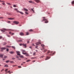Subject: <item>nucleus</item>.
<instances>
[{"instance_id":"nucleus-1","label":"nucleus","mask_w":74,"mask_h":74,"mask_svg":"<svg viewBox=\"0 0 74 74\" xmlns=\"http://www.w3.org/2000/svg\"><path fill=\"white\" fill-rule=\"evenodd\" d=\"M43 19L42 20V21H45V23H48V20H47V19L45 18V17H43Z\"/></svg>"},{"instance_id":"nucleus-2","label":"nucleus","mask_w":74,"mask_h":74,"mask_svg":"<svg viewBox=\"0 0 74 74\" xmlns=\"http://www.w3.org/2000/svg\"><path fill=\"white\" fill-rule=\"evenodd\" d=\"M52 51H49L47 53V55H51V54H52Z\"/></svg>"},{"instance_id":"nucleus-3","label":"nucleus","mask_w":74,"mask_h":74,"mask_svg":"<svg viewBox=\"0 0 74 74\" xmlns=\"http://www.w3.org/2000/svg\"><path fill=\"white\" fill-rule=\"evenodd\" d=\"M13 23H15V24H16V25H17V24H18V23H19V22H18V21H13Z\"/></svg>"},{"instance_id":"nucleus-4","label":"nucleus","mask_w":74,"mask_h":74,"mask_svg":"<svg viewBox=\"0 0 74 74\" xmlns=\"http://www.w3.org/2000/svg\"><path fill=\"white\" fill-rule=\"evenodd\" d=\"M40 41L38 42H36V44L37 45H39V44H41V42H40Z\"/></svg>"},{"instance_id":"nucleus-5","label":"nucleus","mask_w":74,"mask_h":74,"mask_svg":"<svg viewBox=\"0 0 74 74\" xmlns=\"http://www.w3.org/2000/svg\"><path fill=\"white\" fill-rule=\"evenodd\" d=\"M23 46L25 47V48H26V44H22Z\"/></svg>"},{"instance_id":"nucleus-6","label":"nucleus","mask_w":74,"mask_h":74,"mask_svg":"<svg viewBox=\"0 0 74 74\" xmlns=\"http://www.w3.org/2000/svg\"><path fill=\"white\" fill-rule=\"evenodd\" d=\"M20 35L21 36H23L24 35V34L22 32H21L20 33Z\"/></svg>"},{"instance_id":"nucleus-7","label":"nucleus","mask_w":74,"mask_h":74,"mask_svg":"<svg viewBox=\"0 0 74 74\" xmlns=\"http://www.w3.org/2000/svg\"><path fill=\"white\" fill-rule=\"evenodd\" d=\"M24 11H25L26 12V11H28V10H27L26 8H24Z\"/></svg>"},{"instance_id":"nucleus-8","label":"nucleus","mask_w":74,"mask_h":74,"mask_svg":"<svg viewBox=\"0 0 74 74\" xmlns=\"http://www.w3.org/2000/svg\"><path fill=\"white\" fill-rule=\"evenodd\" d=\"M16 52L17 53L18 55H20V53H19V51H16Z\"/></svg>"},{"instance_id":"nucleus-9","label":"nucleus","mask_w":74,"mask_h":74,"mask_svg":"<svg viewBox=\"0 0 74 74\" xmlns=\"http://www.w3.org/2000/svg\"><path fill=\"white\" fill-rule=\"evenodd\" d=\"M35 1L36 2V3H39L40 2V1L39 0H35Z\"/></svg>"},{"instance_id":"nucleus-10","label":"nucleus","mask_w":74,"mask_h":74,"mask_svg":"<svg viewBox=\"0 0 74 74\" xmlns=\"http://www.w3.org/2000/svg\"><path fill=\"white\" fill-rule=\"evenodd\" d=\"M50 59V57H47L45 59L46 60H48V59Z\"/></svg>"},{"instance_id":"nucleus-11","label":"nucleus","mask_w":74,"mask_h":74,"mask_svg":"<svg viewBox=\"0 0 74 74\" xmlns=\"http://www.w3.org/2000/svg\"><path fill=\"white\" fill-rule=\"evenodd\" d=\"M14 53V51H10V53L11 54H13Z\"/></svg>"},{"instance_id":"nucleus-12","label":"nucleus","mask_w":74,"mask_h":74,"mask_svg":"<svg viewBox=\"0 0 74 74\" xmlns=\"http://www.w3.org/2000/svg\"><path fill=\"white\" fill-rule=\"evenodd\" d=\"M14 10H16V11H17L18 12H19V10H18V9L16 8H15V9H14Z\"/></svg>"},{"instance_id":"nucleus-13","label":"nucleus","mask_w":74,"mask_h":74,"mask_svg":"<svg viewBox=\"0 0 74 74\" xmlns=\"http://www.w3.org/2000/svg\"><path fill=\"white\" fill-rule=\"evenodd\" d=\"M10 71H9L8 72V73H9V74H11V73H12V72H10Z\"/></svg>"},{"instance_id":"nucleus-14","label":"nucleus","mask_w":74,"mask_h":74,"mask_svg":"<svg viewBox=\"0 0 74 74\" xmlns=\"http://www.w3.org/2000/svg\"><path fill=\"white\" fill-rule=\"evenodd\" d=\"M3 55L1 54L0 55V58H3Z\"/></svg>"},{"instance_id":"nucleus-15","label":"nucleus","mask_w":74,"mask_h":74,"mask_svg":"<svg viewBox=\"0 0 74 74\" xmlns=\"http://www.w3.org/2000/svg\"><path fill=\"white\" fill-rule=\"evenodd\" d=\"M1 49H6V48L5 47H2L1 48Z\"/></svg>"},{"instance_id":"nucleus-16","label":"nucleus","mask_w":74,"mask_h":74,"mask_svg":"<svg viewBox=\"0 0 74 74\" xmlns=\"http://www.w3.org/2000/svg\"><path fill=\"white\" fill-rule=\"evenodd\" d=\"M1 31L2 32H5V29H3L1 30Z\"/></svg>"},{"instance_id":"nucleus-17","label":"nucleus","mask_w":74,"mask_h":74,"mask_svg":"<svg viewBox=\"0 0 74 74\" xmlns=\"http://www.w3.org/2000/svg\"><path fill=\"white\" fill-rule=\"evenodd\" d=\"M18 12H19L20 14H23V12H20L19 11H18Z\"/></svg>"},{"instance_id":"nucleus-18","label":"nucleus","mask_w":74,"mask_h":74,"mask_svg":"<svg viewBox=\"0 0 74 74\" xmlns=\"http://www.w3.org/2000/svg\"><path fill=\"white\" fill-rule=\"evenodd\" d=\"M25 13L27 15H28V14H29V13L27 12L26 11L25 12Z\"/></svg>"},{"instance_id":"nucleus-19","label":"nucleus","mask_w":74,"mask_h":74,"mask_svg":"<svg viewBox=\"0 0 74 74\" xmlns=\"http://www.w3.org/2000/svg\"><path fill=\"white\" fill-rule=\"evenodd\" d=\"M6 44H7V43L6 42H4L3 43V45H6Z\"/></svg>"},{"instance_id":"nucleus-20","label":"nucleus","mask_w":74,"mask_h":74,"mask_svg":"<svg viewBox=\"0 0 74 74\" xmlns=\"http://www.w3.org/2000/svg\"><path fill=\"white\" fill-rule=\"evenodd\" d=\"M4 67H8V66L7 65H5L4 66Z\"/></svg>"},{"instance_id":"nucleus-21","label":"nucleus","mask_w":74,"mask_h":74,"mask_svg":"<svg viewBox=\"0 0 74 74\" xmlns=\"http://www.w3.org/2000/svg\"><path fill=\"white\" fill-rule=\"evenodd\" d=\"M14 19V18H9L8 19H10L11 20H13V19Z\"/></svg>"},{"instance_id":"nucleus-22","label":"nucleus","mask_w":74,"mask_h":74,"mask_svg":"<svg viewBox=\"0 0 74 74\" xmlns=\"http://www.w3.org/2000/svg\"><path fill=\"white\" fill-rule=\"evenodd\" d=\"M41 47H44V44H42L41 45Z\"/></svg>"},{"instance_id":"nucleus-23","label":"nucleus","mask_w":74,"mask_h":74,"mask_svg":"<svg viewBox=\"0 0 74 74\" xmlns=\"http://www.w3.org/2000/svg\"><path fill=\"white\" fill-rule=\"evenodd\" d=\"M29 3H33V2L32 1H29Z\"/></svg>"},{"instance_id":"nucleus-24","label":"nucleus","mask_w":74,"mask_h":74,"mask_svg":"<svg viewBox=\"0 0 74 74\" xmlns=\"http://www.w3.org/2000/svg\"><path fill=\"white\" fill-rule=\"evenodd\" d=\"M27 56H29V54H28V53H26V54H25Z\"/></svg>"},{"instance_id":"nucleus-25","label":"nucleus","mask_w":74,"mask_h":74,"mask_svg":"<svg viewBox=\"0 0 74 74\" xmlns=\"http://www.w3.org/2000/svg\"><path fill=\"white\" fill-rule=\"evenodd\" d=\"M26 35H29V33H28V32H26Z\"/></svg>"},{"instance_id":"nucleus-26","label":"nucleus","mask_w":74,"mask_h":74,"mask_svg":"<svg viewBox=\"0 0 74 74\" xmlns=\"http://www.w3.org/2000/svg\"><path fill=\"white\" fill-rule=\"evenodd\" d=\"M72 4H74V1H72Z\"/></svg>"},{"instance_id":"nucleus-27","label":"nucleus","mask_w":74,"mask_h":74,"mask_svg":"<svg viewBox=\"0 0 74 74\" xmlns=\"http://www.w3.org/2000/svg\"><path fill=\"white\" fill-rule=\"evenodd\" d=\"M47 51V50H45L44 51H43V52H45L46 51Z\"/></svg>"},{"instance_id":"nucleus-28","label":"nucleus","mask_w":74,"mask_h":74,"mask_svg":"<svg viewBox=\"0 0 74 74\" xmlns=\"http://www.w3.org/2000/svg\"><path fill=\"white\" fill-rule=\"evenodd\" d=\"M10 63H14V62L12 61H10Z\"/></svg>"},{"instance_id":"nucleus-29","label":"nucleus","mask_w":74,"mask_h":74,"mask_svg":"<svg viewBox=\"0 0 74 74\" xmlns=\"http://www.w3.org/2000/svg\"><path fill=\"white\" fill-rule=\"evenodd\" d=\"M20 58H23V56H22V55H20Z\"/></svg>"},{"instance_id":"nucleus-30","label":"nucleus","mask_w":74,"mask_h":74,"mask_svg":"<svg viewBox=\"0 0 74 74\" xmlns=\"http://www.w3.org/2000/svg\"><path fill=\"white\" fill-rule=\"evenodd\" d=\"M30 60H28L27 61V62H30Z\"/></svg>"},{"instance_id":"nucleus-31","label":"nucleus","mask_w":74,"mask_h":74,"mask_svg":"<svg viewBox=\"0 0 74 74\" xmlns=\"http://www.w3.org/2000/svg\"><path fill=\"white\" fill-rule=\"evenodd\" d=\"M29 32H32L33 31V30L31 29L30 30H29Z\"/></svg>"},{"instance_id":"nucleus-32","label":"nucleus","mask_w":74,"mask_h":74,"mask_svg":"<svg viewBox=\"0 0 74 74\" xmlns=\"http://www.w3.org/2000/svg\"><path fill=\"white\" fill-rule=\"evenodd\" d=\"M4 58L5 59H6V58H7V56H4Z\"/></svg>"},{"instance_id":"nucleus-33","label":"nucleus","mask_w":74,"mask_h":74,"mask_svg":"<svg viewBox=\"0 0 74 74\" xmlns=\"http://www.w3.org/2000/svg\"><path fill=\"white\" fill-rule=\"evenodd\" d=\"M23 54H24V55H26V53H24L23 52Z\"/></svg>"},{"instance_id":"nucleus-34","label":"nucleus","mask_w":74,"mask_h":74,"mask_svg":"<svg viewBox=\"0 0 74 74\" xmlns=\"http://www.w3.org/2000/svg\"><path fill=\"white\" fill-rule=\"evenodd\" d=\"M19 41H20V42H22V40H19Z\"/></svg>"},{"instance_id":"nucleus-35","label":"nucleus","mask_w":74,"mask_h":74,"mask_svg":"<svg viewBox=\"0 0 74 74\" xmlns=\"http://www.w3.org/2000/svg\"><path fill=\"white\" fill-rule=\"evenodd\" d=\"M13 7H16V5H13Z\"/></svg>"},{"instance_id":"nucleus-36","label":"nucleus","mask_w":74,"mask_h":74,"mask_svg":"<svg viewBox=\"0 0 74 74\" xmlns=\"http://www.w3.org/2000/svg\"><path fill=\"white\" fill-rule=\"evenodd\" d=\"M17 65H13V67H15V66H17Z\"/></svg>"},{"instance_id":"nucleus-37","label":"nucleus","mask_w":74,"mask_h":74,"mask_svg":"<svg viewBox=\"0 0 74 74\" xmlns=\"http://www.w3.org/2000/svg\"><path fill=\"white\" fill-rule=\"evenodd\" d=\"M7 36L8 37H10V36L9 35H8Z\"/></svg>"},{"instance_id":"nucleus-38","label":"nucleus","mask_w":74,"mask_h":74,"mask_svg":"<svg viewBox=\"0 0 74 74\" xmlns=\"http://www.w3.org/2000/svg\"><path fill=\"white\" fill-rule=\"evenodd\" d=\"M18 67H19V68H21V66H18Z\"/></svg>"},{"instance_id":"nucleus-39","label":"nucleus","mask_w":74,"mask_h":74,"mask_svg":"<svg viewBox=\"0 0 74 74\" xmlns=\"http://www.w3.org/2000/svg\"><path fill=\"white\" fill-rule=\"evenodd\" d=\"M7 4H8V5H10V3H7Z\"/></svg>"},{"instance_id":"nucleus-40","label":"nucleus","mask_w":74,"mask_h":74,"mask_svg":"<svg viewBox=\"0 0 74 74\" xmlns=\"http://www.w3.org/2000/svg\"><path fill=\"white\" fill-rule=\"evenodd\" d=\"M34 58H33V57H32V58H31V59H34Z\"/></svg>"},{"instance_id":"nucleus-41","label":"nucleus","mask_w":74,"mask_h":74,"mask_svg":"<svg viewBox=\"0 0 74 74\" xmlns=\"http://www.w3.org/2000/svg\"><path fill=\"white\" fill-rule=\"evenodd\" d=\"M31 10H32V11H33V12H34V10H33V9H31Z\"/></svg>"},{"instance_id":"nucleus-42","label":"nucleus","mask_w":74,"mask_h":74,"mask_svg":"<svg viewBox=\"0 0 74 74\" xmlns=\"http://www.w3.org/2000/svg\"><path fill=\"white\" fill-rule=\"evenodd\" d=\"M9 61H6V63H8Z\"/></svg>"},{"instance_id":"nucleus-43","label":"nucleus","mask_w":74,"mask_h":74,"mask_svg":"<svg viewBox=\"0 0 74 74\" xmlns=\"http://www.w3.org/2000/svg\"><path fill=\"white\" fill-rule=\"evenodd\" d=\"M36 55V53H33V55Z\"/></svg>"},{"instance_id":"nucleus-44","label":"nucleus","mask_w":74,"mask_h":74,"mask_svg":"<svg viewBox=\"0 0 74 74\" xmlns=\"http://www.w3.org/2000/svg\"><path fill=\"white\" fill-rule=\"evenodd\" d=\"M8 71V69H6L5 71Z\"/></svg>"},{"instance_id":"nucleus-45","label":"nucleus","mask_w":74,"mask_h":74,"mask_svg":"<svg viewBox=\"0 0 74 74\" xmlns=\"http://www.w3.org/2000/svg\"><path fill=\"white\" fill-rule=\"evenodd\" d=\"M1 38H2V37H1V36H0V39H1Z\"/></svg>"},{"instance_id":"nucleus-46","label":"nucleus","mask_w":74,"mask_h":74,"mask_svg":"<svg viewBox=\"0 0 74 74\" xmlns=\"http://www.w3.org/2000/svg\"><path fill=\"white\" fill-rule=\"evenodd\" d=\"M3 17H0V19H3Z\"/></svg>"},{"instance_id":"nucleus-47","label":"nucleus","mask_w":74,"mask_h":74,"mask_svg":"<svg viewBox=\"0 0 74 74\" xmlns=\"http://www.w3.org/2000/svg\"><path fill=\"white\" fill-rule=\"evenodd\" d=\"M12 48H14L15 49V47H14V46H12Z\"/></svg>"},{"instance_id":"nucleus-48","label":"nucleus","mask_w":74,"mask_h":74,"mask_svg":"<svg viewBox=\"0 0 74 74\" xmlns=\"http://www.w3.org/2000/svg\"><path fill=\"white\" fill-rule=\"evenodd\" d=\"M4 70V69H3L1 71V72H2V71H3Z\"/></svg>"},{"instance_id":"nucleus-49","label":"nucleus","mask_w":74,"mask_h":74,"mask_svg":"<svg viewBox=\"0 0 74 74\" xmlns=\"http://www.w3.org/2000/svg\"><path fill=\"white\" fill-rule=\"evenodd\" d=\"M6 51H8V49H7Z\"/></svg>"},{"instance_id":"nucleus-50","label":"nucleus","mask_w":74,"mask_h":74,"mask_svg":"<svg viewBox=\"0 0 74 74\" xmlns=\"http://www.w3.org/2000/svg\"><path fill=\"white\" fill-rule=\"evenodd\" d=\"M5 58H3V60H5Z\"/></svg>"},{"instance_id":"nucleus-51","label":"nucleus","mask_w":74,"mask_h":74,"mask_svg":"<svg viewBox=\"0 0 74 74\" xmlns=\"http://www.w3.org/2000/svg\"><path fill=\"white\" fill-rule=\"evenodd\" d=\"M7 73H8V72H7L6 71V72L5 73V74H7Z\"/></svg>"},{"instance_id":"nucleus-52","label":"nucleus","mask_w":74,"mask_h":74,"mask_svg":"<svg viewBox=\"0 0 74 74\" xmlns=\"http://www.w3.org/2000/svg\"><path fill=\"white\" fill-rule=\"evenodd\" d=\"M37 47H38V46H36V48H37Z\"/></svg>"},{"instance_id":"nucleus-53","label":"nucleus","mask_w":74,"mask_h":74,"mask_svg":"<svg viewBox=\"0 0 74 74\" xmlns=\"http://www.w3.org/2000/svg\"><path fill=\"white\" fill-rule=\"evenodd\" d=\"M32 45H33V46H35L34 44H33Z\"/></svg>"},{"instance_id":"nucleus-54","label":"nucleus","mask_w":74,"mask_h":74,"mask_svg":"<svg viewBox=\"0 0 74 74\" xmlns=\"http://www.w3.org/2000/svg\"><path fill=\"white\" fill-rule=\"evenodd\" d=\"M20 46H21L22 45V44H20Z\"/></svg>"},{"instance_id":"nucleus-55","label":"nucleus","mask_w":74,"mask_h":74,"mask_svg":"<svg viewBox=\"0 0 74 74\" xmlns=\"http://www.w3.org/2000/svg\"><path fill=\"white\" fill-rule=\"evenodd\" d=\"M9 34H12V33H11V32H9Z\"/></svg>"},{"instance_id":"nucleus-56","label":"nucleus","mask_w":74,"mask_h":74,"mask_svg":"<svg viewBox=\"0 0 74 74\" xmlns=\"http://www.w3.org/2000/svg\"><path fill=\"white\" fill-rule=\"evenodd\" d=\"M23 64V63H25V62H23V63H22Z\"/></svg>"},{"instance_id":"nucleus-57","label":"nucleus","mask_w":74,"mask_h":74,"mask_svg":"<svg viewBox=\"0 0 74 74\" xmlns=\"http://www.w3.org/2000/svg\"><path fill=\"white\" fill-rule=\"evenodd\" d=\"M4 4H5L4 3H2V4H3V5H4Z\"/></svg>"},{"instance_id":"nucleus-58","label":"nucleus","mask_w":74,"mask_h":74,"mask_svg":"<svg viewBox=\"0 0 74 74\" xmlns=\"http://www.w3.org/2000/svg\"><path fill=\"white\" fill-rule=\"evenodd\" d=\"M27 43H29V41H27Z\"/></svg>"},{"instance_id":"nucleus-59","label":"nucleus","mask_w":74,"mask_h":74,"mask_svg":"<svg viewBox=\"0 0 74 74\" xmlns=\"http://www.w3.org/2000/svg\"><path fill=\"white\" fill-rule=\"evenodd\" d=\"M29 48H32V47L31 46L29 47Z\"/></svg>"},{"instance_id":"nucleus-60","label":"nucleus","mask_w":74,"mask_h":74,"mask_svg":"<svg viewBox=\"0 0 74 74\" xmlns=\"http://www.w3.org/2000/svg\"><path fill=\"white\" fill-rule=\"evenodd\" d=\"M7 47H11V46H7Z\"/></svg>"},{"instance_id":"nucleus-61","label":"nucleus","mask_w":74,"mask_h":74,"mask_svg":"<svg viewBox=\"0 0 74 74\" xmlns=\"http://www.w3.org/2000/svg\"><path fill=\"white\" fill-rule=\"evenodd\" d=\"M16 58H19V57L18 56H17Z\"/></svg>"},{"instance_id":"nucleus-62","label":"nucleus","mask_w":74,"mask_h":74,"mask_svg":"<svg viewBox=\"0 0 74 74\" xmlns=\"http://www.w3.org/2000/svg\"><path fill=\"white\" fill-rule=\"evenodd\" d=\"M55 52H54L53 54H55Z\"/></svg>"},{"instance_id":"nucleus-63","label":"nucleus","mask_w":74,"mask_h":74,"mask_svg":"<svg viewBox=\"0 0 74 74\" xmlns=\"http://www.w3.org/2000/svg\"><path fill=\"white\" fill-rule=\"evenodd\" d=\"M12 59H15V58H13Z\"/></svg>"},{"instance_id":"nucleus-64","label":"nucleus","mask_w":74,"mask_h":74,"mask_svg":"<svg viewBox=\"0 0 74 74\" xmlns=\"http://www.w3.org/2000/svg\"><path fill=\"white\" fill-rule=\"evenodd\" d=\"M8 23H10V21H8Z\"/></svg>"}]
</instances>
